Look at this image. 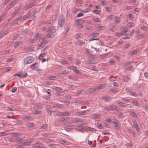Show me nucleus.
Here are the masks:
<instances>
[{
    "instance_id": "nucleus-51",
    "label": "nucleus",
    "mask_w": 148,
    "mask_h": 148,
    "mask_svg": "<svg viewBox=\"0 0 148 148\" xmlns=\"http://www.w3.org/2000/svg\"><path fill=\"white\" fill-rule=\"evenodd\" d=\"M101 10H94L93 11V12L94 13L96 14H98L101 12Z\"/></svg>"
},
{
    "instance_id": "nucleus-28",
    "label": "nucleus",
    "mask_w": 148,
    "mask_h": 148,
    "mask_svg": "<svg viewBox=\"0 0 148 148\" xmlns=\"http://www.w3.org/2000/svg\"><path fill=\"white\" fill-rule=\"evenodd\" d=\"M46 108L47 111L48 112L49 114L50 115V116H51L52 110H51V109L50 108L49 106L46 107Z\"/></svg>"
},
{
    "instance_id": "nucleus-60",
    "label": "nucleus",
    "mask_w": 148,
    "mask_h": 148,
    "mask_svg": "<svg viewBox=\"0 0 148 148\" xmlns=\"http://www.w3.org/2000/svg\"><path fill=\"white\" fill-rule=\"evenodd\" d=\"M15 139L13 138H12L9 139L8 141L9 142H14L15 141Z\"/></svg>"
},
{
    "instance_id": "nucleus-14",
    "label": "nucleus",
    "mask_w": 148,
    "mask_h": 148,
    "mask_svg": "<svg viewBox=\"0 0 148 148\" xmlns=\"http://www.w3.org/2000/svg\"><path fill=\"white\" fill-rule=\"evenodd\" d=\"M56 32V27H49L48 30L47 32H53L54 33Z\"/></svg>"
},
{
    "instance_id": "nucleus-13",
    "label": "nucleus",
    "mask_w": 148,
    "mask_h": 148,
    "mask_svg": "<svg viewBox=\"0 0 148 148\" xmlns=\"http://www.w3.org/2000/svg\"><path fill=\"white\" fill-rule=\"evenodd\" d=\"M23 118L25 120H31L33 119L32 117V116L25 115L23 116Z\"/></svg>"
},
{
    "instance_id": "nucleus-3",
    "label": "nucleus",
    "mask_w": 148,
    "mask_h": 148,
    "mask_svg": "<svg viewBox=\"0 0 148 148\" xmlns=\"http://www.w3.org/2000/svg\"><path fill=\"white\" fill-rule=\"evenodd\" d=\"M34 61V58L32 56H28L25 58L24 60L25 64H30Z\"/></svg>"
},
{
    "instance_id": "nucleus-6",
    "label": "nucleus",
    "mask_w": 148,
    "mask_h": 148,
    "mask_svg": "<svg viewBox=\"0 0 148 148\" xmlns=\"http://www.w3.org/2000/svg\"><path fill=\"white\" fill-rule=\"evenodd\" d=\"M21 19L20 16L17 18L15 20L13 21L11 25H14L17 24L19 21H21Z\"/></svg>"
},
{
    "instance_id": "nucleus-56",
    "label": "nucleus",
    "mask_w": 148,
    "mask_h": 148,
    "mask_svg": "<svg viewBox=\"0 0 148 148\" xmlns=\"http://www.w3.org/2000/svg\"><path fill=\"white\" fill-rule=\"evenodd\" d=\"M50 96L51 95H49V96L45 95L43 97V99L46 100L50 98Z\"/></svg>"
},
{
    "instance_id": "nucleus-52",
    "label": "nucleus",
    "mask_w": 148,
    "mask_h": 148,
    "mask_svg": "<svg viewBox=\"0 0 148 148\" xmlns=\"http://www.w3.org/2000/svg\"><path fill=\"white\" fill-rule=\"evenodd\" d=\"M115 19H116V23H119L120 22V18L118 16H116L115 17Z\"/></svg>"
},
{
    "instance_id": "nucleus-54",
    "label": "nucleus",
    "mask_w": 148,
    "mask_h": 148,
    "mask_svg": "<svg viewBox=\"0 0 148 148\" xmlns=\"http://www.w3.org/2000/svg\"><path fill=\"white\" fill-rule=\"evenodd\" d=\"M109 91L110 92H118V91L115 89H111L109 90Z\"/></svg>"
},
{
    "instance_id": "nucleus-36",
    "label": "nucleus",
    "mask_w": 148,
    "mask_h": 148,
    "mask_svg": "<svg viewBox=\"0 0 148 148\" xmlns=\"http://www.w3.org/2000/svg\"><path fill=\"white\" fill-rule=\"evenodd\" d=\"M44 140L46 143H48L53 141V140L49 138H45Z\"/></svg>"
},
{
    "instance_id": "nucleus-40",
    "label": "nucleus",
    "mask_w": 148,
    "mask_h": 148,
    "mask_svg": "<svg viewBox=\"0 0 148 148\" xmlns=\"http://www.w3.org/2000/svg\"><path fill=\"white\" fill-rule=\"evenodd\" d=\"M8 30H7L5 31L4 33L1 34V36H0V38H1L5 36L6 34L8 33Z\"/></svg>"
},
{
    "instance_id": "nucleus-57",
    "label": "nucleus",
    "mask_w": 148,
    "mask_h": 148,
    "mask_svg": "<svg viewBox=\"0 0 148 148\" xmlns=\"http://www.w3.org/2000/svg\"><path fill=\"white\" fill-rule=\"evenodd\" d=\"M98 29L99 30H103L105 29V27L103 26H101L100 25H99L98 27Z\"/></svg>"
},
{
    "instance_id": "nucleus-1",
    "label": "nucleus",
    "mask_w": 148,
    "mask_h": 148,
    "mask_svg": "<svg viewBox=\"0 0 148 148\" xmlns=\"http://www.w3.org/2000/svg\"><path fill=\"white\" fill-rule=\"evenodd\" d=\"M48 42L47 40L45 38L40 39L39 42V44L38 46V48L40 49V47L43 48L45 46V45Z\"/></svg>"
},
{
    "instance_id": "nucleus-64",
    "label": "nucleus",
    "mask_w": 148,
    "mask_h": 148,
    "mask_svg": "<svg viewBox=\"0 0 148 148\" xmlns=\"http://www.w3.org/2000/svg\"><path fill=\"white\" fill-rule=\"evenodd\" d=\"M75 64L76 65H79L81 63V61L79 60L76 59L75 60Z\"/></svg>"
},
{
    "instance_id": "nucleus-21",
    "label": "nucleus",
    "mask_w": 148,
    "mask_h": 148,
    "mask_svg": "<svg viewBox=\"0 0 148 148\" xmlns=\"http://www.w3.org/2000/svg\"><path fill=\"white\" fill-rule=\"evenodd\" d=\"M38 63H35L31 65L30 68L32 69H34L38 66Z\"/></svg>"
},
{
    "instance_id": "nucleus-63",
    "label": "nucleus",
    "mask_w": 148,
    "mask_h": 148,
    "mask_svg": "<svg viewBox=\"0 0 148 148\" xmlns=\"http://www.w3.org/2000/svg\"><path fill=\"white\" fill-rule=\"evenodd\" d=\"M126 90L127 92L130 94V93H132V89L131 88H127Z\"/></svg>"
},
{
    "instance_id": "nucleus-42",
    "label": "nucleus",
    "mask_w": 148,
    "mask_h": 148,
    "mask_svg": "<svg viewBox=\"0 0 148 148\" xmlns=\"http://www.w3.org/2000/svg\"><path fill=\"white\" fill-rule=\"evenodd\" d=\"M46 55L45 53H43L41 55H40L39 57V58L40 60H42L44 57V56Z\"/></svg>"
},
{
    "instance_id": "nucleus-43",
    "label": "nucleus",
    "mask_w": 148,
    "mask_h": 148,
    "mask_svg": "<svg viewBox=\"0 0 148 148\" xmlns=\"http://www.w3.org/2000/svg\"><path fill=\"white\" fill-rule=\"evenodd\" d=\"M102 99L106 100V101H108L110 100L111 98L109 97H103Z\"/></svg>"
},
{
    "instance_id": "nucleus-39",
    "label": "nucleus",
    "mask_w": 148,
    "mask_h": 148,
    "mask_svg": "<svg viewBox=\"0 0 148 148\" xmlns=\"http://www.w3.org/2000/svg\"><path fill=\"white\" fill-rule=\"evenodd\" d=\"M18 12V10H15L11 14L12 17L14 16Z\"/></svg>"
},
{
    "instance_id": "nucleus-29",
    "label": "nucleus",
    "mask_w": 148,
    "mask_h": 148,
    "mask_svg": "<svg viewBox=\"0 0 148 148\" xmlns=\"http://www.w3.org/2000/svg\"><path fill=\"white\" fill-rule=\"evenodd\" d=\"M93 118L94 119H98L100 118L101 117V115L98 114H95L94 115Z\"/></svg>"
},
{
    "instance_id": "nucleus-24",
    "label": "nucleus",
    "mask_w": 148,
    "mask_h": 148,
    "mask_svg": "<svg viewBox=\"0 0 148 148\" xmlns=\"http://www.w3.org/2000/svg\"><path fill=\"white\" fill-rule=\"evenodd\" d=\"M105 110H109L110 111H113L114 110V109L113 107H110L108 106H107L104 107Z\"/></svg>"
},
{
    "instance_id": "nucleus-55",
    "label": "nucleus",
    "mask_w": 148,
    "mask_h": 148,
    "mask_svg": "<svg viewBox=\"0 0 148 148\" xmlns=\"http://www.w3.org/2000/svg\"><path fill=\"white\" fill-rule=\"evenodd\" d=\"M111 56V55L110 54H105L103 56V58H106L110 57Z\"/></svg>"
},
{
    "instance_id": "nucleus-11",
    "label": "nucleus",
    "mask_w": 148,
    "mask_h": 148,
    "mask_svg": "<svg viewBox=\"0 0 148 148\" xmlns=\"http://www.w3.org/2000/svg\"><path fill=\"white\" fill-rule=\"evenodd\" d=\"M31 13L28 12L26 15H24L23 16H20L21 17L22 20H24L27 19V18L31 16Z\"/></svg>"
},
{
    "instance_id": "nucleus-5",
    "label": "nucleus",
    "mask_w": 148,
    "mask_h": 148,
    "mask_svg": "<svg viewBox=\"0 0 148 148\" xmlns=\"http://www.w3.org/2000/svg\"><path fill=\"white\" fill-rule=\"evenodd\" d=\"M18 0H14L11 1L7 6V8L8 9H10L16 3Z\"/></svg>"
},
{
    "instance_id": "nucleus-59",
    "label": "nucleus",
    "mask_w": 148,
    "mask_h": 148,
    "mask_svg": "<svg viewBox=\"0 0 148 148\" xmlns=\"http://www.w3.org/2000/svg\"><path fill=\"white\" fill-rule=\"evenodd\" d=\"M17 88L16 87H14L12 88V90H11V92H15L16 90H17Z\"/></svg>"
},
{
    "instance_id": "nucleus-45",
    "label": "nucleus",
    "mask_w": 148,
    "mask_h": 148,
    "mask_svg": "<svg viewBox=\"0 0 148 148\" xmlns=\"http://www.w3.org/2000/svg\"><path fill=\"white\" fill-rule=\"evenodd\" d=\"M130 114L131 116L134 118H135L137 116L136 114L133 112H130Z\"/></svg>"
},
{
    "instance_id": "nucleus-4",
    "label": "nucleus",
    "mask_w": 148,
    "mask_h": 148,
    "mask_svg": "<svg viewBox=\"0 0 148 148\" xmlns=\"http://www.w3.org/2000/svg\"><path fill=\"white\" fill-rule=\"evenodd\" d=\"M65 18L63 16H61L58 20V25L62 27L65 24Z\"/></svg>"
},
{
    "instance_id": "nucleus-26",
    "label": "nucleus",
    "mask_w": 148,
    "mask_h": 148,
    "mask_svg": "<svg viewBox=\"0 0 148 148\" xmlns=\"http://www.w3.org/2000/svg\"><path fill=\"white\" fill-rule=\"evenodd\" d=\"M130 79V78L129 77L128 75H126L123 76V80L125 82H128V80Z\"/></svg>"
},
{
    "instance_id": "nucleus-35",
    "label": "nucleus",
    "mask_w": 148,
    "mask_h": 148,
    "mask_svg": "<svg viewBox=\"0 0 148 148\" xmlns=\"http://www.w3.org/2000/svg\"><path fill=\"white\" fill-rule=\"evenodd\" d=\"M103 88V86L101 84H99L97 86L95 87V90H96L97 89H102Z\"/></svg>"
},
{
    "instance_id": "nucleus-16",
    "label": "nucleus",
    "mask_w": 148,
    "mask_h": 148,
    "mask_svg": "<svg viewBox=\"0 0 148 148\" xmlns=\"http://www.w3.org/2000/svg\"><path fill=\"white\" fill-rule=\"evenodd\" d=\"M11 134H13L12 135V136L15 137L20 138L22 136V135L21 134L18 133H12Z\"/></svg>"
},
{
    "instance_id": "nucleus-30",
    "label": "nucleus",
    "mask_w": 148,
    "mask_h": 148,
    "mask_svg": "<svg viewBox=\"0 0 148 148\" xmlns=\"http://www.w3.org/2000/svg\"><path fill=\"white\" fill-rule=\"evenodd\" d=\"M137 53V51L136 50H134V51H130L129 53V54L131 56H133L136 54Z\"/></svg>"
},
{
    "instance_id": "nucleus-53",
    "label": "nucleus",
    "mask_w": 148,
    "mask_h": 148,
    "mask_svg": "<svg viewBox=\"0 0 148 148\" xmlns=\"http://www.w3.org/2000/svg\"><path fill=\"white\" fill-rule=\"evenodd\" d=\"M96 126L99 129H101L103 128V126L101 125L99 123H97L96 125Z\"/></svg>"
},
{
    "instance_id": "nucleus-10",
    "label": "nucleus",
    "mask_w": 148,
    "mask_h": 148,
    "mask_svg": "<svg viewBox=\"0 0 148 148\" xmlns=\"http://www.w3.org/2000/svg\"><path fill=\"white\" fill-rule=\"evenodd\" d=\"M31 13L28 12L26 15H24L23 16H20L21 17L22 20H24L27 19V18L31 16Z\"/></svg>"
},
{
    "instance_id": "nucleus-32",
    "label": "nucleus",
    "mask_w": 148,
    "mask_h": 148,
    "mask_svg": "<svg viewBox=\"0 0 148 148\" xmlns=\"http://www.w3.org/2000/svg\"><path fill=\"white\" fill-rule=\"evenodd\" d=\"M89 58L92 59H95L97 58V56L95 55L92 54H90L89 55Z\"/></svg>"
},
{
    "instance_id": "nucleus-25",
    "label": "nucleus",
    "mask_w": 148,
    "mask_h": 148,
    "mask_svg": "<svg viewBox=\"0 0 148 148\" xmlns=\"http://www.w3.org/2000/svg\"><path fill=\"white\" fill-rule=\"evenodd\" d=\"M56 94L58 96H61L65 94V92L64 91L58 92H56Z\"/></svg>"
},
{
    "instance_id": "nucleus-46",
    "label": "nucleus",
    "mask_w": 148,
    "mask_h": 148,
    "mask_svg": "<svg viewBox=\"0 0 148 148\" xmlns=\"http://www.w3.org/2000/svg\"><path fill=\"white\" fill-rule=\"evenodd\" d=\"M132 103L136 106H139V103L136 100L135 101H133Z\"/></svg>"
},
{
    "instance_id": "nucleus-61",
    "label": "nucleus",
    "mask_w": 148,
    "mask_h": 148,
    "mask_svg": "<svg viewBox=\"0 0 148 148\" xmlns=\"http://www.w3.org/2000/svg\"><path fill=\"white\" fill-rule=\"evenodd\" d=\"M75 37L76 39H79L80 38H82V37H81L78 34H75Z\"/></svg>"
},
{
    "instance_id": "nucleus-44",
    "label": "nucleus",
    "mask_w": 148,
    "mask_h": 148,
    "mask_svg": "<svg viewBox=\"0 0 148 148\" xmlns=\"http://www.w3.org/2000/svg\"><path fill=\"white\" fill-rule=\"evenodd\" d=\"M56 115L57 116H62V112L59 111H57L56 112Z\"/></svg>"
},
{
    "instance_id": "nucleus-33",
    "label": "nucleus",
    "mask_w": 148,
    "mask_h": 148,
    "mask_svg": "<svg viewBox=\"0 0 148 148\" xmlns=\"http://www.w3.org/2000/svg\"><path fill=\"white\" fill-rule=\"evenodd\" d=\"M48 125L47 124H43L42 125L40 126V128L46 129L47 128Z\"/></svg>"
},
{
    "instance_id": "nucleus-17",
    "label": "nucleus",
    "mask_w": 148,
    "mask_h": 148,
    "mask_svg": "<svg viewBox=\"0 0 148 148\" xmlns=\"http://www.w3.org/2000/svg\"><path fill=\"white\" fill-rule=\"evenodd\" d=\"M89 112V110H85L83 111H81L78 112V115H82L86 114H88Z\"/></svg>"
},
{
    "instance_id": "nucleus-19",
    "label": "nucleus",
    "mask_w": 148,
    "mask_h": 148,
    "mask_svg": "<svg viewBox=\"0 0 148 148\" xmlns=\"http://www.w3.org/2000/svg\"><path fill=\"white\" fill-rule=\"evenodd\" d=\"M117 104L119 105V106L123 107H125L128 105L126 103H123L121 102H119L117 103Z\"/></svg>"
},
{
    "instance_id": "nucleus-31",
    "label": "nucleus",
    "mask_w": 148,
    "mask_h": 148,
    "mask_svg": "<svg viewBox=\"0 0 148 148\" xmlns=\"http://www.w3.org/2000/svg\"><path fill=\"white\" fill-rule=\"evenodd\" d=\"M54 34H49L46 35V36L48 38H52L54 36Z\"/></svg>"
},
{
    "instance_id": "nucleus-62",
    "label": "nucleus",
    "mask_w": 148,
    "mask_h": 148,
    "mask_svg": "<svg viewBox=\"0 0 148 148\" xmlns=\"http://www.w3.org/2000/svg\"><path fill=\"white\" fill-rule=\"evenodd\" d=\"M68 72H69V71H67L66 70H65L64 71H63L62 73H60V75H60V76H61L62 75L67 74Z\"/></svg>"
},
{
    "instance_id": "nucleus-23",
    "label": "nucleus",
    "mask_w": 148,
    "mask_h": 148,
    "mask_svg": "<svg viewBox=\"0 0 148 148\" xmlns=\"http://www.w3.org/2000/svg\"><path fill=\"white\" fill-rule=\"evenodd\" d=\"M32 140L31 139L29 140L26 142H24L22 144V145H30L31 143H32Z\"/></svg>"
},
{
    "instance_id": "nucleus-50",
    "label": "nucleus",
    "mask_w": 148,
    "mask_h": 148,
    "mask_svg": "<svg viewBox=\"0 0 148 148\" xmlns=\"http://www.w3.org/2000/svg\"><path fill=\"white\" fill-rule=\"evenodd\" d=\"M16 140L17 141L21 143L22 144L24 143V142H23V138H17L16 139Z\"/></svg>"
},
{
    "instance_id": "nucleus-34",
    "label": "nucleus",
    "mask_w": 148,
    "mask_h": 148,
    "mask_svg": "<svg viewBox=\"0 0 148 148\" xmlns=\"http://www.w3.org/2000/svg\"><path fill=\"white\" fill-rule=\"evenodd\" d=\"M81 119H75L73 120V122L75 123H77L79 122H81Z\"/></svg>"
},
{
    "instance_id": "nucleus-41",
    "label": "nucleus",
    "mask_w": 148,
    "mask_h": 148,
    "mask_svg": "<svg viewBox=\"0 0 148 148\" xmlns=\"http://www.w3.org/2000/svg\"><path fill=\"white\" fill-rule=\"evenodd\" d=\"M8 134V133L7 132H2L0 133V136L5 135Z\"/></svg>"
},
{
    "instance_id": "nucleus-47",
    "label": "nucleus",
    "mask_w": 148,
    "mask_h": 148,
    "mask_svg": "<svg viewBox=\"0 0 148 148\" xmlns=\"http://www.w3.org/2000/svg\"><path fill=\"white\" fill-rule=\"evenodd\" d=\"M114 123V124H115L117 125H118L119 124V122L116 119H113V121H112V123Z\"/></svg>"
},
{
    "instance_id": "nucleus-48",
    "label": "nucleus",
    "mask_w": 148,
    "mask_h": 148,
    "mask_svg": "<svg viewBox=\"0 0 148 148\" xmlns=\"http://www.w3.org/2000/svg\"><path fill=\"white\" fill-rule=\"evenodd\" d=\"M93 20L96 22H100L101 21V19L99 18H94Z\"/></svg>"
},
{
    "instance_id": "nucleus-12",
    "label": "nucleus",
    "mask_w": 148,
    "mask_h": 148,
    "mask_svg": "<svg viewBox=\"0 0 148 148\" xmlns=\"http://www.w3.org/2000/svg\"><path fill=\"white\" fill-rule=\"evenodd\" d=\"M35 124L33 123L28 122L25 124L26 126L28 128H31L34 127Z\"/></svg>"
},
{
    "instance_id": "nucleus-49",
    "label": "nucleus",
    "mask_w": 148,
    "mask_h": 148,
    "mask_svg": "<svg viewBox=\"0 0 148 148\" xmlns=\"http://www.w3.org/2000/svg\"><path fill=\"white\" fill-rule=\"evenodd\" d=\"M107 18L109 19L113 20L115 18L114 16L112 15H110L108 16L107 17Z\"/></svg>"
},
{
    "instance_id": "nucleus-38",
    "label": "nucleus",
    "mask_w": 148,
    "mask_h": 148,
    "mask_svg": "<svg viewBox=\"0 0 148 148\" xmlns=\"http://www.w3.org/2000/svg\"><path fill=\"white\" fill-rule=\"evenodd\" d=\"M133 125L134 127L136 128L137 130H138L137 127H138V125L136 121L133 122Z\"/></svg>"
},
{
    "instance_id": "nucleus-2",
    "label": "nucleus",
    "mask_w": 148,
    "mask_h": 148,
    "mask_svg": "<svg viewBox=\"0 0 148 148\" xmlns=\"http://www.w3.org/2000/svg\"><path fill=\"white\" fill-rule=\"evenodd\" d=\"M36 4V2L32 1L25 5L24 7V10H28L33 7Z\"/></svg>"
},
{
    "instance_id": "nucleus-9",
    "label": "nucleus",
    "mask_w": 148,
    "mask_h": 148,
    "mask_svg": "<svg viewBox=\"0 0 148 148\" xmlns=\"http://www.w3.org/2000/svg\"><path fill=\"white\" fill-rule=\"evenodd\" d=\"M121 30L122 31L121 32H123V33H125V34H124V35H127V32H130V31L127 30V28L126 27H122L120 28Z\"/></svg>"
},
{
    "instance_id": "nucleus-58",
    "label": "nucleus",
    "mask_w": 148,
    "mask_h": 148,
    "mask_svg": "<svg viewBox=\"0 0 148 148\" xmlns=\"http://www.w3.org/2000/svg\"><path fill=\"white\" fill-rule=\"evenodd\" d=\"M41 36V34L39 33L36 34L35 35V37L36 38H39Z\"/></svg>"
},
{
    "instance_id": "nucleus-18",
    "label": "nucleus",
    "mask_w": 148,
    "mask_h": 148,
    "mask_svg": "<svg viewBox=\"0 0 148 148\" xmlns=\"http://www.w3.org/2000/svg\"><path fill=\"white\" fill-rule=\"evenodd\" d=\"M20 75H21V77H20V78H24L26 77L27 74V73H25V74H24V73H25V72L22 71H21L20 72Z\"/></svg>"
},
{
    "instance_id": "nucleus-8",
    "label": "nucleus",
    "mask_w": 148,
    "mask_h": 148,
    "mask_svg": "<svg viewBox=\"0 0 148 148\" xmlns=\"http://www.w3.org/2000/svg\"><path fill=\"white\" fill-rule=\"evenodd\" d=\"M95 90V88H90L88 90H87L84 91L85 93L88 94L94 92Z\"/></svg>"
},
{
    "instance_id": "nucleus-20",
    "label": "nucleus",
    "mask_w": 148,
    "mask_h": 148,
    "mask_svg": "<svg viewBox=\"0 0 148 148\" xmlns=\"http://www.w3.org/2000/svg\"><path fill=\"white\" fill-rule=\"evenodd\" d=\"M64 106L62 104H60L59 103H56L55 104L54 107H57L58 108H62L64 107Z\"/></svg>"
},
{
    "instance_id": "nucleus-15",
    "label": "nucleus",
    "mask_w": 148,
    "mask_h": 148,
    "mask_svg": "<svg viewBox=\"0 0 148 148\" xmlns=\"http://www.w3.org/2000/svg\"><path fill=\"white\" fill-rule=\"evenodd\" d=\"M59 121L63 122H68L69 121L68 118L67 117H63L59 119Z\"/></svg>"
},
{
    "instance_id": "nucleus-7",
    "label": "nucleus",
    "mask_w": 148,
    "mask_h": 148,
    "mask_svg": "<svg viewBox=\"0 0 148 148\" xmlns=\"http://www.w3.org/2000/svg\"><path fill=\"white\" fill-rule=\"evenodd\" d=\"M85 63L86 64H95L96 63V62L95 60H87L85 61Z\"/></svg>"
},
{
    "instance_id": "nucleus-22",
    "label": "nucleus",
    "mask_w": 148,
    "mask_h": 148,
    "mask_svg": "<svg viewBox=\"0 0 148 148\" xmlns=\"http://www.w3.org/2000/svg\"><path fill=\"white\" fill-rule=\"evenodd\" d=\"M42 145L41 143H36L34 144L33 146L34 147L40 148L42 147Z\"/></svg>"
},
{
    "instance_id": "nucleus-37",
    "label": "nucleus",
    "mask_w": 148,
    "mask_h": 148,
    "mask_svg": "<svg viewBox=\"0 0 148 148\" xmlns=\"http://www.w3.org/2000/svg\"><path fill=\"white\" fill-rule=\"evenodd\" d=\"M125 33H123V32L121 33H117L116 32L115 33V35L116 36H121L123 35Z\"/></svg>"
},
{
    "instance_id": "nucleus-27",
    "label": "nucleus",
    "mask_w": 148,
    "mask_h": 148,
    "mask_svg": "<svg viewBox=\"0 0 148 148\" xmlns=\"http://www.w3.org/2000/svg\"><path fill=\"white\" fill-rule=\"evenodd\" d=\"M76 44L78 45H81L84 44L85 43L84 41L79 40L76 42Z\"/></svg>"
}]
</instances>
